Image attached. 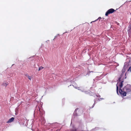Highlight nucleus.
Segmentation results:
<instances>
[{
    "label": "nucleus",
    "instance_id": "5",
    "mask_svg": "<svg viewBox=\"0 0 131 131\" xmlns=\"http://www.w3.org/2000/svg\"><path fill=\"white\" fill-rule=\"evenodd\" d=\"M14 119V118L13 117H12L10 118L7 121V123H11V122H13Z\"/></svg>",
    "mask_w": 131,
    "mask_h": 131
},
{
    "label": "nucleus",
    "instance_id": "2",
    "mask_svg": "<svg viewBox=\"0 0 131 131\" xmlns=\"http://www.w3.org/2000/svg\"><path fill=\"white\" fill-rule=\"evenodd\" d=\"M124 72H122V73L120 75V77L119 78L118 80V82H123L124 79L126 78V73L124 74Z\"/></svg>",
    "mask_w": 131,
    "mask_h": 131
},
{
    "label": "nucleus",
    "instance_id": "12",
    "mask_svg": "<svg viewBox=\"0 0 131 131\" xmlns=\"http://www.w3.org/2000/svg\"><path fill=\"white\" fill-rule=\"evenodd\" d=\"M118 86H117L116 91H117V94H118Z\"/></svg>",
    "mask_w": 131,
    "mask_h": 131
},
{
    "label": "nucleus",
    "instance_id": "9",
    "mask_svg": "<svg viewBox=\"0 0 131 131\" xmlns=\"http://www.w3.org/2000/svg\"><path fill=\"white\" fill-rule=\"evenodd\" d=\"M44 68L42 67H40L39 68L38 70L40 71V70L42 69L43 68Z\"/></svg>",
    "mask_w": 131,
    "mask_h": 131
},
{
    "label": "nucleus",
    "instance_id": "4",
    "mask_svg": "<svg viewBox=\"0 0 131 131\" xmlns=\"http://www.w3.org/2000/svg\"><path fill=\"white\" fill-rule=\"evenodd\" d=\"M119 92L120 94L123 95V96H125L126 95V93L125 92H124L122 90L120 89L119 90Z\"/></svg>",
    "mask_w": 131,
    "mask_h": 131
},
{
    "label": "nucleus",
    "instance_id": "16",
    "mask_svg": "<svg viewBox=\"0 0 131 131\" xmlns=\"http://www.w3.org/2000/svg\"><path fill=\"white\" fill-rule=\"evenodd\" d=\"M116 63V62H115V66H116V65H115Z\"/></svg>",
    "mask_w": 131,
    "mask_h": 131
},
{
    "label": "nucleus",
    "instance_id": "6",
    "mask_svg": "<svg viewBox=\"0 0 131 131\" xmlns=\"http://www.w3.org/2000/svg\"><path fill=\"white\" fill-rule=\"evenodd\" d=\"M8 84V82H4L2 85L3 86L6 87Z\"/></svg>",
    "mask_w": 131,
    "mask_h": 131
},
{
    "label": "nucleus",
    "instance_id": "3",
    "mask_svg": "<svg viewBox=\"0 0 131 131\" xmlns=\"http://www.w3.org/2000/svg\"><path fill=\"white\" fill-rule=\"evenodd\" d=\"M115 11V10L113 8H111L108 10L106 12L105 14L106 16H107L110 14L112 13Z\"/></svg>",
    "mask_w": 131,
    "mask_h": 131
},
{
    "label": "nucleus",
    "instance_id": "11",
    "mask_svg": "<svg viewBox=\"0 0 131 131\" xmlns=\"http://www.w3.org/2000/svg\"><path fill=\"white\" fill-rule=\"evenodd\" d=\"M79 110L78 108H76V109L75 110V112L76 113H77V111Z\"/></svg>",
    "mask_w": 131,
    "mask_h": 131
},
{
    "label": "nucleus",
    "instance_id": "14",
    "mask_svg": "<svg viewBox=\"0 0 131 131\" xmlns=\"http://www.w3.org/2000/svg\"><path fill=\"white\" fill-rule=\"evenodd\" d=\"M116 23V24H117V25H119V24L118 23H117L116 22H115V23Z\"/></svg>",
    "mask_w": 131,
    "mask_h": 131
},
{
    "label": "nucleus",
    "instance_id": "13",
    "mask_svg": "<svg viewBox=\"0 0 131 131\" xmlns=\"http://www.w3.org/2000/svg\"><path fill=\"white\" fill-rule=\"evenodd\" d=\"M121 85H120V87L121 88L122 86H123V85H122V82H121Z\"/></svg>",
    "mask_w": 131,
    "mask_h": 131
},
{
    "label": "nucleus",
    "instance_id": "8",
    "mask_svg": "<svg viewBox=\"0 0 131 131\" xmlns=\"http://www.w3.org/2000/svg\"><path fill=\"white\" fill-rule=\"evenodd\" d=\"M26 77L29 79V80H30L31 79V77L30 76H29L28 75H26Z\"/></svg>",
    "mask_w": 131,
    "mask_h": 131
},
{
    "label": "nucleus",
    "instance_id": "10",
    "mask_svg": "<svg viewBox=\"0 0 131 131\" xmlns=\"http://www.w3.org/2000/svg\"><path fill=\"white\" fill-rule=\"evenodd\" d=\"M101 18L100 17H99L98 19H97L96 20H95V21H92L91 22V23H92V22H95V21H97V20H100V19Z\"/></svg>",
    "mask_w": 131,
    "mask_h": 131
},
{
    "label": "nucleus",
    "instance_id": "15",
    "mask_svg": "<svg viewBox=\"0 0 131 131\" xmlns=\"http://www.w3.org/2000/svg\"><path fill=\"white\" fill-rule=\"evenodd\" d=\"M59 130H60V129L57 130L56 131H59Z\"/></svg>",
    "mask_w": 131,
    "mask_h": 131
},
{
    "label": "nucleus",
    "instance_id": "7",
    "mask_svg": "<svg viewBox=\"0 0 131 131\" xmlns=\"http://www.w3.org/2000/svg\"><path fill=\"white\" fill-rule=\"evenodd\" d=\"M128 33L129 36H130V34H131V29H129V30H128Z\"/></svg>",
    "mask_w": 131,
    "mask_h": 131
},
{
    "label": "nucleus",
    "instance_id": "1",
    "mask_svg": "<svg viewBox=\"0 0 131 131\" xmlns=\"http://www.w3.org/2000/svg\"><path fill=\"white\" fill-rule=\"evenodd\" d=\"M128 67H129V69H128L127 71H129L130 72L131 71V65H129V62H126L124 64L123 69L122 70V72H124L126 70V69Z\"/></svg>",
    "mask_w": 131,
    "mask_h": 131
}]
</instances>
